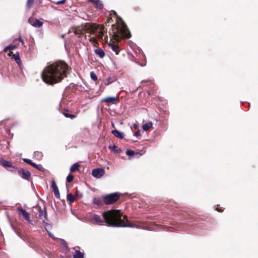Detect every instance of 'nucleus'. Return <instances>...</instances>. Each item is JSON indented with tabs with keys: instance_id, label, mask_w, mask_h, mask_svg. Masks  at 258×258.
<instances>
[{
	"instance_id": "obj_1",
	"label": "nucleus",
	"mask_w": 258,
	"mask_h": 258,
	"mask_svg": "<svg viewBox=\"0 0 258 258\" xmlns=\"http://www.w3.org/2000/svg\"><path fill=\"white\" fill-rule=\"evenodd\" d=\"M68 64L63 61H58L47 66L43 70L41 76L46 83L53 85L60 82L67 76Z\"/></svg>"
},
{
	"instance_id": "obj_2",
	"label": "nucleus",
	"mask_w": 258,
	"mask_h": 258,
	"mask_svg": "<svg viewBox=\"0 0 258 258\" xmlns=\"http://www.w3.org/2000/svg\"><path fill=\"white\" fill-rule=\"evenodd\" d=\"M109 34L110 41L108 43V46L116 54H118L119 52L118 46L111 41H119L123 38H129L131 37L130 31L124 23L121 24L120 26L113 24L111 29L109 31Z\"/></svg>"
},
{
	"instance_id": "obj_3",
	"label": "nucleus",
	"mask_w": 258,
	"mask_h": 258,
	"mask_svg": "<svg viewBox=\"0 0 258 258\" xmlns=\"http://www.w3.org/2000/svg\"><path fill=\"white\" fill-rule=\"evenodd\" d=\"M103 217L107 225L112 227H134L128 223L126 217L123 216L120 210H111L103 213Z\"/></svg>"
},
{
	"instance_id": "obj_4",
	"label": "nucleus",
	"mask_w": 258,
	"mask_h": 258,
	"mask_svg": "<svg viewBox=\"0 0 258 258\" xmlns=\"http://www.w3.org/2000/svg\"><path fill=\"white\" fill-rule=\"evenodd\" d=\"M87 25L88 26V28L90 29L89 32L90 33L96 35L102 41L108 42V36H104L106 31L103 26H97L95 24H87Z\"/></svg>"
},
{
	"instance_id": "obj_5",
	"label": "nucleus",
	"mask_w": 258,
	"mask_h": 258,
	"mask_svg": "<svg viewBox=\"0 0 258 258\" xmlns=\"http://www.w3.org/2000/svg\"><path fill=\"white\" fill-rule=\"evenodd\" d=\"M120 195L118 192L107 195L103 197L104 202L106 205L111 204L118 200Z\"/></svg>"
},
{
	"instance_id": "obj_6",
	"label": "nucleus",
	"mask_w": 258,
	"mask_h": 258,
	"mask_svg": "<svg viewBox=\"0 0 258 258\" xmlns=\"http://www.w3.org/2000/svg\"><path fill=\"white\" fill-rule=\"evenodd\" d=\"M101 102H104L107 106H109L117 104L119 102V98L117 97H107L101 99Z\"/></svg>"
},
{
	"instance_id": "obj_7",
	"label": "nucleus",
	"mask_w": 258,
	"mask_h": 258,
	"mask_svg": "<svg viewBox=\"0 0 258 258\" xmlns=\"http://www.w3.org/2000/svg\"><path fill=\"white\" fill-rule=\"evenodd\" d=\"M105 174V171L102 168H96L92 170V174L96 178H99L102 177Z\"/></svg>"
},
{
	"instance_id": "obj_8",
	"label": "nucleus",
	"mask_w": 258,
	"mask_h": 258,
	"mask_svg": "<svg viewBox=\"0 0 258 258\" xmlns=\"http://www.w3.org/2000/svg\"><path fill=\"white\" fill-rule=\"evenodd\" d=\"M28 22L32 26L37 28L40 27L43 25V22L34 18H29Z\"/></svg>"
},
{
	"instance_id": "obj_9",
	"label": "nucleus",
	"mask_w": 258,
	"mask_h": 258,
	"mask_svg": "<svg viewBox=\"0 0 258 258\" xmlns=\"http://www.w3.org/2000/svg\"><path fill=\"white\" fill-rule=\"evenodd\" d=\"M19 173L22 178L27 180H28L31 176V173L29 171L23 169L20 170Z\"/></svg>"
},
{
	"instance_id": "obj_10",
	"label": "nucleus",
	"mask_w": 258,
	"mask_h": 258,
	"mask_svg": "<svg viewBox=\"0 0 258 258\" xmlns=\"http://www.w3.org/2000/svg\"><path fill=\"white\" fill-rule=\"evenodd\" d=\"M18 210L21 213V214L26 220L29 222H31L29 214L26 210H24L22 207H19Z\"/></svg>"
},
{
	"instance_id": "obj_11",
	"label": "nucleus",
	"mask_w": 258,
	"mask_h": 258,
	"mask_svg": "<svg viewBox=\"0 0 258 258\" xmlns=\"http://www.w3.org/2000/svg\"><path fill=\"white\" fill-rule=\"evenodd\" d=\"M91 220L98 224H102L104 222L103 220L97 215H93L91 218Z\"/></svg>"
},
{
	"instance_id": "obj_12",
	"label": "nucleus",
	"mask_w": 258,
	"mask_h": 258,
	"mask_svg": "<svg viewBox=\"0 0 258 258\" xmlns=\"http://www.w3.org/2000/svg\"><path fill=\"white\" fill-rule=\"evenodd\" d=\"M112 134L116 138L119 139H122L123 138V134L116 130L112 131Z\"/></svg>"
},
{
	"instance_id": "obj_13",
	"label": "nucleus",
	"mask_w": 258,
	"mask_h": 258,
	"mask_svg": "<svg viewBox=\"0 0 258 258\" xmlns=\"http://www.w3.org/2000/svg\"><path fill=\"white\" fill-rule=\"evenodd\" d=\"M84 253L78 250H76L73 254L74 258H84Z\"/></svg>"
},
{
	"instance_id": "obj_14",
	"label": "nucleus",
	"mask_w": 258,
	"mask_h": 258,
	"mask_svg": "<svg viewBox=\"0 0 258 258\" xmlns=\"http://www.w3.org/2000/svg\"><path fill=\"white\" fill-rule=\"evenodd\" d=\"M95 52L96 54L98 55L100 58H103L105 55L104 51L101 48L95 49Z\"/></svg>"
},
{
	"instance_id": "obj_15",
	"label": "nucleus",
	"mask_w": 258,
	"mask_h": 258,
	"mask_svg": "<svg viewBox=\"0 0 258 258\" xmlns=\"http://www.w3.org/2000/svg\"><path fill=\"white\" fill-rule=\"evenodd\" d=\"M1 162L3 166L5 167H11L12 166V164L10 161H7L3 159L1 161Z\"/></svg>"
},
{
	"instance_id": "obj_16",
	"label": "nucleus",
	"mask_w": 258,
	"mask_h": 258,
	"mask_svg": "<svg viewBox=\"0 0 258 258\" xmlns=\"http://www.w3.org/2000/svg\"><path fill=\"white\" fill-rule=\"evenodd\" d=\"M152 122L151 121H149L143 125V129L144 131H147L150 129L152 126Z\"/></svg>"
},
{
	"instance_id": "obj_17",
	"label": "nucleus",
	"mask_w": 258,
	"mask_h": 258,
	"mask_svg": "<svg viewBox=\"0 0 258 258\" xmlns=\"http://www.w3.org/2000/svg\"><path fill=\"white\" fill-rule=\"evenodd\" d=\"M94 5L95 6V7L97 9H101L103 8V5L102 4V2L99 0H96L93 3Z\"/></svg>"
},
{
	"instance_id": "obj_18",
	"label": "nucleus",
	"mask_w": 258,
	"mask_h": 258,
	"mask_svg": "<svg viewBox=\"0 0 258 258\" xmlns=\"http://www.w3.org/2000/svg\"><path fill=\"white\" fill-rule=\"evenodd\" d=\"M80 167V165L77 163H76L74 164L70 168L71 172H75L77 170H79V168Z\"/></svg>"
},
{
	"instance_id": "obj_19",
	"label": "nucleus",
	"mask_w": 258,
	"mask_h": 258,
	"mask_svg": "<svg viewBox=\"0 0 258 258\" xmlns=\"http://www.w3.org/2000/svg\"><path fill=\"white\" fill-rule=\"evenodd\" d=\"M67 200L70 203H72L75 201V197L72 194H69L67 195Z\"/></svg>"
},
{
	"instance_id": "obj_20",
	"label": "nucleus",
	"mask_w": 258,
	"mask_h": 258,
	"mask_svg": "<svg viewBox=\"0 0 258 258\" xmlns=\"http://www.w3.org/2000/svg\"><path fill=\"white\" fill-rule=\"evenodd\" d=\"M12 57L15 59L16 61L18 64H19L21 62V60H20V57H19V53L18 52L16 53V54H14L13 55V57Z\"/></svg>"
},
{
	"instance_id": "obj_21",
	"label": "nucleus",
	"mask_w": 258,
	"mask_h": 258,
	"mask_svg": "<svg viewBox=\"0 0 258 258\" xmlns=\"http://www.w3.org/2000/svg\"><path fill=\"white\" fill-rule=\"evenodd\" d=\"M39 217H43L44 219H46V217H47L46 212L45 210H42V209H41L39 211Z\"/></svg>"
},
{
	"instance_id": "obj_22",
	"label": "nucleus",
	"mask_w": 258,
	"mask_h": 258,
	"mask_svg": "<svg viewBox=\"0 0 258 258\" xmlns=\"http://www.w3.org/2000/svg\"><path fill=\"white\" fill-rule=\"evenodd\" d=\"M34 0H27L26 7L27 9H30L34 4Z\"/></svg>"
},
{
	"instance_id": "obj_23",
	"label": "nucleus",
	"mask_w": 258,
	"mask_h": 258,
	"mask_svg": "<svg viewBox=\"0 0 258 258\" xmlns=\"http://www.w3.org/2000/svg\"><path fill=\"white\" fill-rule=\"evenodd\" d=\"M16 48V46L14 45H10L4 49L5 52H7L8 50H13Z\"/></svg>"
},
{
	"instance_id": "obj_24",
	"label": "nucleus",
	"mask_w": 258,
	"mask_h": 258,
	"mask_svg": "<svg viewBox=\"0 0 258 258\" xmlns=\"http://www.w3.org/2000/svg\"><path fill=\"white\" fill-rule=\"evenodd\" d=\"M53 190L54 194L55 196L57 198H60V194H59L58 187L53 189Z\"/></svg>"
},
{
	"instance_id": "obj_25",
	"label": "nucleus",
	"mask_w": 258,
	"mask_h": 258,
	"mask_svg": "<svg viewBox=\"0 0 258 258\" xmlns=\"http://www.w3.org/2000/svg\"><path fill=\"white\" fill-rule=\"evenodd\" d=\"M73 179L74 176L71 174H69L67 177V181L68 182H71L73 181Z\"/></svg>"
},
{
	"instance_id": "obj_26",
	"label": "nucleus",
	"mask_w": 258,
	"mask_h": 258,
	"mask_svg": "<svg viewBox=\"0 0 258 258\" xmlns=\"http://www.w3.org/2000/svg\"><path fill=\"white\" fill-rule=\"evenodd\" d=\"M93 203L96 205L99 206L101 204V201L98 198H94L93 200Z\"/></svg>"
},
{
	"instance_id": "obj_27",
	"label": "nucleus",
	"mask_w": 258,
	"mask_h": 258,
	"mask_svg": "<svg viewBox=\"0 0 258 258\" xmlns=\"http://www.w3.org/2000/svg\"><path fill=\"white\" fill-rule=\"evenodd\" d=\"M90 76H91V79L93 80H94V81H97V76H96V75L94 73L91 72Z\"/></svg>"
},
{
	"instance_id": "obj_28",
	"label": "nucleus",
	"mask_w": 258,
	"mask_h": 258,
	"mask_svg": "<svg viewBox=\"0 0 258 258\" xmlns=\"http://www.w3.org/2000/svg\"><path fill=\"white\" fill-rule=\"evenodd\" d=\"M63 114L66 117H68V118H74L75 117V115H73V114H70L68 113H66V112H63Z\"/></svg>"
},
{
	"instance_id": "obj_29",
	"label": "nucleus",
	"mask_w": 258,
	"mask_h": 258,
	"mask_svg": "<svg viewBox=\"0 0 258 258\" xmlns=\"http://www.w3.org/2000/svg\"><path fill=\"white\" fill-rule=\"evenodd\" d=\"M126 154L128 156H132L134 154V151L130 150H127L126 151Z\"/></svg>"
},
{
	"instance_id": "obj_30",
	"label": "nucleus",
	"mask_w": 258,
	"mask_h": 258,
	"mask_svg": "<svg viewBox=\"0 0 258 258\" xmlns=\"http://www.w3.org/2000/svg\"><path fill=\"white\" fill-rule=\"evenodd\" d=\"M51 187L52 189L57 188V185L54 181V180H52V184H51Z\"/></svg>"
},
{
	"instance_id": "obj_31",
	"label": "nucleus",
	"mask_w": 258,
	"mask_h": 258,
	"mask_svg": "<svg viewBox=\"0 0 258 258\" xmlns=\"http://www.w3.org/2000/svg\"><path fill=\"white\" fill-rule=\"evenodd\" d=\"M23 160L25 163H28L30 165H31V164L32 163V161L30 159L24 158L23 159Z\"/></svg>"
},
{
	"instance_id": "obj_32",
	"label": "nucleus",
	"mask_w": 258,
	"mask_h": 258,
	"mask_svg": "<svg viewBox=\"0 0 258 258\" xmlns=\"http://www.w3.org/2000/svg\"><path fill=\"white\" fill-rule=\"evenodd\" d=\"M31 165L33 167L40 170V168H39V166L38 165L36 164L35 163L32 162V163L31 164Z\"/></svg>"
},
{
	"instance_id": "obj_33",
	"label": "nucleus",
	"mask_w": 258,
	"mask_h": 258,
	"mask_svg": "<svg viewBox=\"0 0 258 258\" xmlns=\"http://www.w3.org/2000/svg\"><path fill=\"white\" fill-rule=\"evenodd\" d=\"M65 2V0H61V1H57V2H56V4H62L64 3Z\"/></svg>"
},
{
	"instance_id": "obj_34",
	"label": "nucleus",
	"mask_w": 258,
	"mask_h": 258,
	"mask_svg": "<svg viewBox=\"0 0 258 258\" xmlns=\"http://www.w3.org/2000/svg\"><path fill=\"white\" fill-rule=\"evenodd\" d=\"M140 135V131H137L135 134V136H136V137L139 136Z\"/></svg>"
},
{
	"instance_id": "obj_35",
	"label": "nucleus",
	"mask_w": 258,
	"mask_h": 258,
	"mask_svg": "<svg viewBox=\"0 0 258 258\" xmlns=\"http://www.w3.org/2000/svg\"><path fill=\"white\" fill-rule=\"evenodd\" d=\"M133 126H134V127L135 128V129H137V127H138V125L136 123H134L133 124Z\"/></svg>"
},
{
	"instance_id": "obj_36",
	"label": "nucleus",
	"mask_w": 258,
	"mask_h": 258,
	"mask_svg": "<svg viewBox=\"0 0 258 258\" xmlns=\"http://www.w3.org/2000/svg\"><path fill=\"white\" fill-rule=\"evenodd\" d=\"M19 40L22 44L24 43L23 40L21 37L19 38Z\"/></svg>"
},
{
	"instance_id": "obj_37",
	"label": "nucleus",
	"mask_w": 258,
	"mask_h": 258,
	"mask_svg": "<svg viewBox=\"0 0 258 258\" xmlns=\"http://www.w3.org/2000/svg\"><path fill=\"white\" fill-rule=\"evenodd\" d=\"M12 52H10L8 53V55H9V56H12Z\"/></svg>"
},
{
	"instance_id": "obj_38",
	"label": "nucleus",
	"mask_w": 258,
	"mask_h": 258,
	"mask_svg": "<svg viewBox=\"0 0 258 258\" xmlns=\"http://www.w3.org/2000/svg\"><path fill=\"white\" fill-rule=\"evenodd\" d=\"M217 210L218 211H219V212H222V211H223V210H220L218 208H217Z\"/></svg>"
},
{
	"instance_id": "obj_39",
	"label": "nucleus",
	"mask_w": 258,
	"mask_h": 258,
	"mask_svg": "<svg viewBox=\"0 0 258 258\" xmlns=\"http://www.w3.org/2000/svg\"><path fill=\"white\" fill-rule=\"evenodd\" d=\"M108 84H109V83H108V82H106H106L105 83V85H107Z\"/></svg>"
},
{
	"instance_id": "obj_40",
	"label": "nucleus",
	"mask_w": 258,
	"mask_h": 258,
	"mask_svg": "<svg viewBox=\"0 0 258 258\" xmlns=\"http://www.w3.org/2000/svg\"><path fill=\"white\" fill-rule=\"evenodd\" d=\"M108 84H109V83H108V82H106H106L105 83V85H107Z\"/></svg>"
}]
</instances>
